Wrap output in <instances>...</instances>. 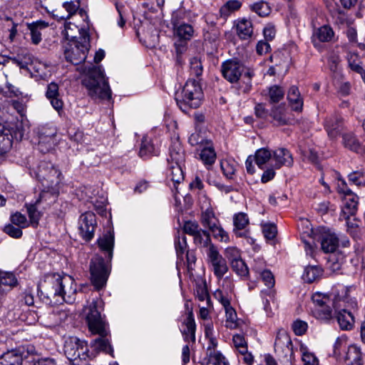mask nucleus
Masks as SVG:
<instances>
[{"instance_id": "obj_1", "label": "nucleus", "mask_w": 365, "mask_h": 365, "mask_svg": "<svg viewBox=\"0 0 365 365\" xmlns=\"http://www.w3.org/2000/svg\"><path fill=\"white\" fill-rule=\"evenodd\" d=\"M103 309V302L101 299L93 300L89 306V312L86 317L89 330L98 336L91 342V347L97 351L111 354L113 349L107 338V324L101 316V311Z\"/></svg>"}, {"instance_id": "obj_2", "label": "nucleus", "mask_w": 365, "mask_h": 365, "mask_svg": "<svg viewBox=\"0 0 365 365\" xmlns=\"http://www.w3.org/2000/svg\"><path fill=\"white\" fill-rule=\"evenodd\" d=\"M222 76L231 83H237L240 93H249L252 88L254 73L247 68L240 61L229 59L221 65Z\"/></svg>"}, {"instance_id": "obj_3", "label": "nucleus", "mask_w": 365, "mask_h": 365, "mask_svg": "<svg viewBox=\"0 0 365 365\" xmlns=\"http://www.w3.org/2000/svg\"><path fill=\"white\" fill-rule=\"evenodd\" d=\"M82 83L91 98L102 100L111 98V91L101 66H93L88 68Z\"/></svg>"}, {"instance_id": "obj_4", "label": "nucleus", "mask_w": 365, "mask_h": 365, "mask_svg": "<svg viewBox=\"0 0 365 365\" xmlns=\"http://www.w3.org/2000/svg\"><path fill=\"white\" fill-rule=\"evenodd\" d=\"M203 98L202 88L196 80L189 79L180 93H177L176 103L181 110L187 112L190 108L200 107Z\"/></svg>"}, {"instance_id": "obj_5", "label": "nucleus", "mask_w": 365, "mask_h": 365, "mask_svg": "<svg viewBox=\"0 0 365 365\" xmlns=\"http://www.w3.org/2000/svg\"><path fill=\"white\" fill-rule=\"evenodd\" d=\"M61 172L51 163L41 162L38 165L37 177L42 180L47 190H43L40 195L41 199L46 196L56 198L58 194L57 185L60 182Z\"/></svg>"}, {"instance_id": "obj_6", "label": "nucleus", "mask_w": 365, "mask_h": 365, "mask_svg": "<svg viewBox=\"0 0 365 365\" xmlns=\"http://www.w3.org/2000/svg\"><path fill=\"white\" fill-rule=\"evenodd\" d=\"M89 48L88 35L78 36V39L69 40L64 45L65 58L74 65H79L86 59Z\"/></svg>"}, {"instance_id": "obj_7", "label": "nucleus", "mask_w": 365, "mask_h": 365, "mask_svg": "<svg viewBox=\"0 0 365 365\" xmlns=\"http://www.w3.org/2000/svg\"><path fill=\"white\" fill-rule=\"evenodd\" d=\"M318 241L324 253H334L339 247L346 248L350 246V241L346 236H339L326 228L319 230Z\"/></svg>"}, {"instance_id": "obj_8", "label": "nucleus", "mask_w": 365, "mask_h": 365, "mask_svg": "<svg viewBox=\"0 0 365 365\" xmlns=\"http://www.w3.org/2000/svg\"><path fill=\"white\" fill-rule=\"evenodd\" d=\"M90 273L92 284L96 289H100L106 285L110 272L108 263L101 256L96 255L91 259Z\"/></svg>"}, {"instance_id": "obj_9", "label": "nucleus", "mask_w": 365, "mask_h": 365, "mask_svg": "<svg viewBox=\"0 0 365 365\" xmlns=\"http://www.w3.org/2000/svg\"><path fill=\"white\" fill-rule=\"evenodd\" d=\"M88 351L86 343L76 337H71L65 342V355L73 365H80L79 361L86 360L88 357Z\"/></svg>"}, {"instance_id": "obj_10", "label": "nucleus", "mask_w": 365, "mask_h": 365, "mask_svg": "<svg viewBox=\"0 0 365 365\" xmlns=\"http://www.w3.org/2000/svg\"><path fill=\"white\" fill-rule=\"evenodd\" d=\"M205 253L210 269L218 279H222L228 271L226 259L222 256L215 245H211L209 250H205Z\"/></svg>"}, {"instance_id": "obj_11", "label": "nucleus", "mask_w": 365, "mask_h": 365, "mask_svg": "<svg viewBox=\"0 0 365 365\" xmlns=\"http://www.w3.org/2000/svg\"><path fill=\"white\" fill-rule=\"evenodd\" d=\"M53 294L61 297L67 303H72L75 300L76 284L73 279L68 276L60 277L56 279Z\"/></svg>"}, {"instance_id": "obj_12", "label": "nucleus", "mask_w": 365, "mask_h": 365, "mask_svg": "<svg viewBox=\"0 0 365 365\" xmlns=\"http://www.w3.org/2000/svg\"><path fill=\"white\" fill-rule=\"evenodd\" d=\"M183 233L192 236L194 244L200 247L209 250L211 245H215L212 243L210 233L203 230L195 222H185L183 226Z\"/></svg>"}, {"instance_id": "obj_13", "label": "nucleus", "mask_w": 365, "mask_h": 365, "mask_svg": "<svg viewBox=\"0 0 365 365\" xmlns=\"http://www.w3.org/2000/svg\"><path fill=\"white\" fill-rule=\"evenodd\" d=\"M96 225V215L91 212L82 214L78 221V230L81 236L86 241L93 237Z\"/></svg>"}, {"instance_id": "obj_14", "label": "nucleus", "mask_w": 365, "mask_h": 365, "mask_svg": "<svg viewBox=\"0 0 365 365\" xmlns=\"http://www.w3.org/2000/svg\"><path fill=\"white\" fill-rule=\"evenodd\" d=\"M324 128L329 137H346L348 135L342 118L337 115H331L325 119Z\"/></svg>"}, {"instance_id": "obj_15", "label": "nucleus", "mask_w": 365, "mask_h": 365, "mask_svg": "<svg viewBox=\"0 0 365 365\" xmlns=\"http://www.w3.org/2000/svg\"><path fill=\"white\" fill-rule=\"evenodd\" d=\"M359 197L352 192L343 197V206L340 215L341 220H348L349 217L354 216L358 210Z\"/></svg>"}, {"instance_id": "obj_16", "label": "nucleus", "mask_w": 365, "mask_h": 365, "mask_svg": "<svg viewBox=\"0 0 365 365\" xmlns=\"http://www.w3.org/2000/svg\"><path fill=\"white\" fill-rule=\"evenodd\" d=\"M274 350L278 354L282 353L284 356H291L292 354V344L289 336L284 332H279L274 342Z\"/></svg>"}, {"instance_id": "obj_17", "label": "nucleus", "mask_w": 365, "mask_h": 365, "mask_svg": "<svg viewBox=\"0 0 365 365\" xmlns=\"http://www.w3.org/2000/svg\"><path fill=\"white\" fill-rule=\"evenodd\" d=\"M98 245L100 250L107 255L108 261L110 262L113 257V251L114 247V234L108 231L98 240Z\"/></svg>"}, {"instance_id": "obj_18", "label": "nucleus", "mask_w": 365, "mask_h": 365, "mask_svg": "<svg viewBox=\"0 0 365 365\" xmlns=\"http://www.w3.org/2000/svg\"><path fill=\"white\" fill-rule=\"evenodd\" d=\"M195 17V14L192 13L190 11H187L184 9H179L173 12L170 21L173 26L187 23H193Z\"/></svg>"}, {"instance_id": "obj_19", "label": "nucleus", "mask_w": 365, "mask_h": 365, "mask_svg": "<svg viewBox=\"0 0 365 365\" xmlns=\"http://www.w3.org/2000/svg\"><path fill=\"white\" fill-rule=\"evenodd\" d=\"M46 96L55 110L58 111L62 109L63 103L60 98L58 84L53 82L49 83L47 86Z\"/></svg>"}, {"instance_id": "obj_20", "label": "nucleus", "mask_w": 365, "mask_h": 365, "mask_svg": "<svg viewBox=\"0 0 365 365\" xmlns=\"http://www.w3.org/2000/svg\"><path fill=\"white\" fill-rule=\"evenodd\" d=\"M199 151L200 159L209 169L215 163L217 157L211 140L204 143V146Z\"/></svg>"}, {"instance_id": "obj_21", "label": "nucleus", "mask_w": 365, "mask_h": 365, "mask_svg": "<svg viewBox=\"0 0 365 365\" xmlns=\"http://www.w3.org/2000/svg\"><path fill=\"white\" fill-rule=\"evenodd\" d=\"M175 164L182 163L185 160V150L180 138H173L170 148V158Z\"/></svg>"}, {"instance_id": "obj_22", "label": "nucleus", "mask_w": 365, "mask_h": 365, "mask_svg": "<svg viewBox=\"0 0 365 365\" xmlns=\"http://www.w3.org/2000/svg\"><path fill=\"white\" fill-rule=\"evenodd\" d=\"M273 158L275 160V168L282 166L290 167L293 165V158L289 151L285 148H278L273 153Z\"/></svg>"}, {"instance_id": "obj_23", "label": "nucleus", "mask_w": 365, "mask_h": 365, "mask_svg": "<svg viewBox=\"0 0 365 365\" xmlns=\"http://www.w3.org/2000/svg\"><path fill=\"white\" fill-rule=\"evenodd\" d=\"M336 318L339 327L343 330H351L354 325V317L350 311L342 309L336 312Z\"/></svg>"}, {"instance_id": "obj_24", "label": "nucleus", "mask_w": 365, "mask_h": 365, "mask_svg": "<svg viewBox=\"0 0 365 365\" xmlns=\"http://www.w3.org/2000/svg\"><path fill=\"white\" fill-rule=\"evenodd\" d=\"M193 23H187L181 25L173 26V34L180 41H190L195 34Z\"/></svg>"}, {"instance_id": "obj_25", "label": "nucleus", "mask_w": 365, "mask_h": 365, "mask_svg": "<svg viewBox=\"0 0 365 365\" xmlns=\"http://www.w3.org/2000/svg\"><path fill=\"white\" fill-rule=\"evenodd\" d=\"M344 361L346 365H363L361 349L356 345H351L347 348Z\"/></svg>"}, {"instance_id": "obj_26", "label": "nucleus", "mask_w": 365, "mask_h": 365, "mask_svg": "<svg viewBox=\"0 0 365 365\" xmlns=\"http://www.w3.org/2000/svg\"><path fill=\"white\" fill-rule=\"evenodd\" d=\"M23 356L16 350L8 351L0 356V365H21Z\"/></svg>"}, {"instance_id": "obj_27", "label": "nucleus", "mask_w": 365, "mask_h": 365, "mask_svg": "<svg viewBox=\"0 0 365 365\" xmlns=\"http://www.w3.org/2000/svg\"><path fill=\"white\" fill-rule=\"evenodd\" d=\"M237 33L241 39L247 40L251 38L253 34L252 21L245 18L238 20L237 24Z\"/></svg>"}, {"instance_id": "obj_28", "label": "nucleus", "mask_w": 365, "mask_h": 365, "mask_svg": "<svg viewBox=\"0 0 365 365\" xmlns=\"http://www.w3.org/2000/svg\"><path fill=\"white\" fill-rule=\"evenodd\" d=\"M287 99L292 110L295 111H301L302 110L303 101L297 86H292L290 87L287 93Z\"/></svg>"}, {"instance_id": "obj_29", "label": "nucleus", "mask_w": 365, "mask_h": 365, "mask_svg": "<svg viewBox=\"0 0 365 365\" xmlns=\"http://www.w3.org/2000/svg\"><path fill=\"white\" fill-rule=\"evenodd\" d=\"M223 283H227V289L225 292L222 289H217L214 292L215 298L220 302V304L223 306L224 308L230 305V297L229 296L228 291L230 292L232 291V282L228 278H225L223 280Z\"/></svg>"}, {"instance_id": "obj_30", "label": "nucleus", "mask_w": 365, "mask_h": 365, "mask_svg": "<svg viewBox=\"0 0 365 365\" xmlns=\"http://www.w3.org/2000/svg\"><path fill=\"white\" fill-rule=\"evenodd\" d=\"M157 152L158 147L153 138L142 139L139 150V155L141 158H147L152 154H156Z\"/></svg>"}, {"instance_id": "obj_31", "label": "nucleus", "mask_w": 365, "mask_h": 365, "mask_svg": "<svg viewBox=\"0 0 365 365\" xmlns=\"http://www.w3.org/2000/svg\"><path fill=\"white\" fill-rule=\"evenodd\" d=\"M48 26V23L42 21L34 22L28 25L29 29L31 32V41L33 43L38 44L40 43L41 41V30L46 28Z\"/></svg>"}, {"instance_id": "obj_32", "label": "nucleus", "mask_w": 365, "mask_h": 365, "mask_svg": "<svg viewBox=\"0 0 365 365\" xmlns=\"http://www.w3.org/2000/svg\"><path fill=\"white\" fill-rule=\"evenodd\" d=\"M185 329L182 331L184 339L187 341H195V322L192 317V313L189 314L187 318L184 322Z\"/></svg>"}, {"instance_id": "obj_33", "label": "nucleus", "mask_w": 365, "mask_h": 365, "mask_svg": "<svg viewBox=\"0 0 365 365\" xmlns=\"http://www.w3.org/2000/svg\"><path fill=\"white\" fill-rule=\"evenodd\" d=\"M234 221V232L237 237L244 236L243 232L241 231L244 230L249 224V218L244 212L236 214L233 219Z\"/></svg>"}, {"instance_id": "obj_34", "label": "nucleus", "mask_w": 365, "mask_h": 365, "mask_svg": "<svg viewBox=\"0 0 365 365\" xmlns=\"http://www.w3.org/2000/svg\"><path fill=\"white\" fill-rule=\"evenodd\" d=\"M334 36L333 30L331 27L324 26L319 28L312 36V41L315 43L317 41L319 42H327L330 41Z\"/></svg>"}, {"instance_id": "obj_35", "label": "nucleus", "mask_w": 365, "mask_h": 365, "mask_svg": "<svg viewBox=\"0 0 365 365\" xmlns=\"http://www.w3.org/2000/svg\"><path fill=\"white\" fill-rule=\"evenodd\" d=\"M312 313L317 319L323 322H328L332 318V311L330 307V304L314 307L312 309Z\"/></svg>"}, {"instance_id": "obj_36", "label": "nucleus", "mask_w": 365, "mask_h": 365, "mask_svg": "<svg viewBox=\"0 0 365 365\" xmlns=\"http://www.w3.org/2000/svg\"><path fill=\"white\" fill-rule=\"evenodd\" d=\"M48 197L49 196H46V198L43 199L39 197V199L36 201L35 204L26 205L30 223L34 227H36L38 226L39 220L41 216V212L36 209V205L41 200H46Z\"/></svg>"}, {"instance_id": "obj_37", "label": "nucleus", "mask_w": 365, "mask_h": 365, "mask_svg": "<svg viewBox=\"0 0 365 365\" xmlns=\"http://www.w3.org/2000/svg\"><path fill=\"white\" fill-rule=\"evenodd\" d=\"M271 116L274 123L278 125H284L289 123V118L287 117L284 106H279L273 108Z\"/></svg>"}, {"instance_id": "obj_38", "label": "nucleus", "mask_w": 365, "mask_h": 365, "mask_svg": "<svg viewBox=\"0 0 365 365\" xmlns=\"http://www.w3.org/2000/svg\"><path fill=\"white\" fill-rule=\"evenodd\" d=\"M17 284V279L11 272H1L0 275V291L10 289Z\"/></svg>"}, {"instance_id": "obj_39", "label": "nucleus", "mask_w": 365, "mask_h": 365, "mask_svg": "<svg viewBox=\"0 0 365 365\" xmlns=\"http://www.w3.org/2000/svg\"><path fill=\"white\" fill-rule=\"evenodd\" d=\"M262 281L264 284L269 288L268 290L262 291V294H267L270 298L274 297V291L270 289L274 287L275 281L272 273L267 269H264L259 272Z\"/></svg>"}, {"instance_id": "obj_40", "label": "nucleus", "mask_w": 365, "mask_h": 365, "mask_svg": "<svg viewBox=\"0 0 365 365\" xmlns=\"http://www.w3.org/2000/svg\"><path fill=\"white\" fill-rule=\"evenodd\" d=\"M63 33L68 41L69 40L78 39V37L76 36L77 33L79 34V36L83 35H88L86 31L80 29L76 25L71 22L66 23L65 24V29Z\"/></svg>"}, {"instance_id": "obj_41", "label": "nucleus", "mask_w": 365, "mask_h": 365, "mask_svg": "<svg viewBox=\"0 0 365 365\" xmlns=\"http://www.w3.org/2000/svg\"><path fill=\"white\" fill-rule=\"evenodd\" d=\"M322 274L321 268L317 266H309L304 269L302 279L307 283H312L317 280Z\"/></svg>"}, {"instance_id": "obj_42", "label": "nucleus", "mask_w": 365, "mask_h": 365, "mask_svg": "<svg viewBox=\"0 0 365 365\" xmlns=\"http://www.w3.org/2000/svg\"><path fill=\"white\" fill-rule=\"evenodd\" d=\"M252 11L256 13L261 17L268 16L271 12V7L269 4L264 1H259L250 5Z\"/></svg>"}, {"instance_id": "obj_43", "label": "nucleus", "mask_w": 365, "mask_h": 365, "mask_svg": "<svg viewBox=\"0 0 365 365\" xmlns=\"http://www.w3.org/2000/svg\"><path fill=\"white\" fill-rule=\"evenodd\" d=\"M201 223L204 227H207L209 229L213 227V225L219 223L217 219L215 217L214 211L212 208H207L205 211H202L201 214Z\"/></svg>"}, {"instance_id": "obj_44", "label": "nucleus", "mask_w": 365, "mask_h": 365, "mask_svg": "<svg viewBox=\"0 0 365 365\" xmlns=\"http://www.w3.org/2000/svg\"><path fill=\"white\" fill-rule=\"evenodd\" d=\"M195 296L201 302H205L207 307L211 306L210 297L205 283L197 284L195 287Z\"/></svg>"}, {"instance_id": "obj_45", "label": "nucleus", "mask_w": 365, "mask_h": 365, "mask_svg": "<svg viewBox=\"0 0 365 365\" xmlns=\"http://www.w3.org/2000/svg\"><path fill=\"white\" fill-rule=\"evenodd\" d=\"M175 247L178 258L180 260H183L184 255L188 252L186 237L184 235H182V237L178 236V238H175Z\"/></svg>"}, {"instance_id": "obj_46", "label": "nucleus", "mask_w": 365, "mask_h": 365, "mask_svg": "<svg viewBox=\"0 0 365 365\" xmlns=\"http://www.w3.org/2000/svg\"><path fill=\"white\" fill-rule=\"evenodd\" d=\"M343 145L345 148L357 153H365V145L361 143L357 138H343Z\"/></svg>"}, {"instance_id": "obj_47", "label": "nucleus", "mask_w": 365, "mask_h": 365, "mask_svg": "<svg viewBox=\"0 0 365 365\" xmlns=\"http://www.w3.org/2000/svg\"><path fill=\"white\" fill-rule=\"evenodd\" d=\"M168 160L169 169L170 170L171 180L176 183H180L183 180V173L181 168L182 163L175 164L173 161Z\"/></svg>"}, {"instance_id": "obj_48", "label": "nucleus", "mask_w": 365, "mask_h": 365, "mask_svg": "<svg viewBox=\"0 0 365 365\" xmlns=\"http://www.w3.org/2000/svg\"><path fill=\"white\" fill-rule=\"evenodd\" d=\"M272 153L267 148H263L258 149L254 157L256 164L260 168L271 158Z\"/></svg>"}, {"instance_id": "obj_49", "label": "nucleus", "mask_w": 365, "mask_h": 365, "mask_svg": "<svg viewBox=\"0 0 365 365\" xmlns=\"http://www.w3.org/2000/svg\"><path fill=\"white\" fill-rule=\"evenodd\" d=\"M347 61L350 68L360 74L363 73L364 68L361 66L359 56L356 53L349 52L347 55Z\"/></svg>"}, {"instance_id": "obj_50", "label": "nucleus", "mask_w": 365, "mask_h": 365, "mask_svg": "<svg viewBox=\"0 0 365 365\" xmlns=\"http://www.w3.org/2000/svg\"><path fill=\"white\" fill-rule=\"evenodd\" d=\"M241 6V2L237 0L228 1L223 6L221 7L220 10L221 16L225 17L227 16L232 12L238 10Z\"/></svg>"}, {"instance_id": "obj_51", "label": "nucleus", "mask_w": 365, "mask_h": 365, "mask_svg": "<svg viewBox=\"0 0 365 365\" xmlns=\"http://www.w3.org/2000/svg\"><path fill=\"white\" fill-rule=\"evenodd\" d=\"M209 230L212 233L213 237L219 241L222 242H228L230 241L227 232L224 230L219 223L213 225V227Z\"/></svg>"}, {"instance_id": "obj_52", "label": "nucleus", "mask_w": 365, "mask_h": 365, "mask_svg": "<svg viewBox=\"0 0 365 365\" xmlns=\"http://www.w3.org/2000/svg\"><path fill=\"white\" fill-rule=\"evenodd\" d=\"M226 314V327L230 329H235L237 324V314L231 305L225 308Z\"/></svg>"}, {"instance_id": "obj_53", "label": "nucleus", "mask_w": 365, "mask_h": 365, "mask_svg": "<svg viewBox=\"0 0 365 365\" xmlns=\"http://www.w3.org/2000/svg\"><path fill=\"white\" fill-rule=\"evenodd\" d=\"M268 96L271 103H278L284 98V91L279 86H273L269 88Z\"/></svg>"}, {"instance_id": "obj_54", "label": "nucleus", "mask_w": 365, "mask_h": 365, "mask_svg": "<svg viewBox=\"0 0 365 365\" xmlns=\"http://www.w3.org/2000/svg\"><path fill=\"white\" fill-rule=\"evenodd\" d=\"M208 357L209 362L213 365H229L225 357L220 351L215 350L210 351Z\"/></svg>"}, {"instance_id": "obj_55", "label": "nucleus", "mask_w": 365, "mask_h": 365, "mask_svg": "<svg viewBox=\"0 0 365 365\" xmlns=\"http://www.w3.org/2000/svg\"><path fill=\"white\" fill-rule=\"evenodd\" d=\"M10 61L21 68H27L28 65L32 62V58L29 53L18 54L16 57L10 58Z\"/></svg>"}, {"instance_id": "obj_56", "label": "nucleus", "mask_w": 365, "mask_h": 365, "mask_svg": "<svg viewBox=\"0 0 365 365\" xmlns=\"http://www.w3.org/2000/svg\"><path fill=\"white\" fill-rule=\"evenodd\" d=\"M349 181L359 187L365 186V174L362 171H354L348 175Z\"/></svg>"}, {"instance_id": "obj_57", "label": "nucleus", "mask_w": 365, "mask_h": 365, "mask_svg": "<svg viewBox=\"0 0 365 365\" xmlns=\"http://www.w3.org/2000/svg\"><path fill=\"white\" fill-rule=\"evenodd\" d=\"M346 342L338 338L335 341L334 345H333V356L336 360H341L342 359V353L346 349Z\"/></svg>"}, {"instance_id": "obj_58", "label": "nucleus", "mask_w": 365, "mask_h": 365, "mask_svg": "<svg viewBox=\"0 0 365 365\" xmlns=\"http://www.w3.org/2000/svg\"><path fill=\"white\" fill-rule=\"evenodd\" d=\"M232 341L239 353H245L246 349H247V342L243 335L240 334L233 335Z\"/></svg>"}, {"instance_id": "obj_59", "label": "nucleus", "mask_w": 365, "mask_h": 365, "mask_svg": "<svg viewBox=\"0 0 365 365\" xmlns=\"http://www.w3.org/2000/svg\"><path fill=\"white\" fill-rule=\"evenodd\" d=\"M221 169L224 175L228 178H232L236 170V164L235 162L230 160H222L220 163Z\"/></svg>"}, {"instance_id": "obj_60", "label": "nucleus", "mask_w": 365, "mask_h": 365, "mask_svg": "<svg viewBox=\"0 0 365 365\" xmlns=\"http://www.w3.org/2000/svg\"><path fill=\"white\" fill-rule=\"evenodd\" d=\"M230 264L233 271L235 272L238 275L244 277L248 274V268L242 258L236 261L235 260V262H232Z\"/></svg>"}, {"instance_id": "obj_61", "label": "nucleus", "mask_w": 365, "mask_h": 365, "mask_svg": "<svg viewBox=\"0 0 365 365\" xmlns=\"http://www.w3.org/2000/svg\"><path fill=\"white\" fill-rule=\"evenodd\" d=\"M10 220L13 225H17L21 229L29 226L26 216L18 212L11 215Z\"/></svg>"}, {"instance_id": "obj_62", "label": "nucleus", "mask_w": 365, "mask_h": 365, "mask_svg": "<svg viewBox=\"0 0 365 365\" xmlns=\"http://www.w3.org/2000/svg\"><path fill=\"white\" fill-rule=\"evenodd\" d=\"M262 232L264 237L271 240L275 238L277 230L274 224H264L262 225Z\"/></svg>"}, {"instance_id": "obj_63", "label": "nucleus", "mask_w": 365, "mask_h": 365, "mask_svg": "<svg viewBox=\"0 0 365 365\" xmlns=\"http://www.w3.org/2000/svg\"><path fill=\"white\" fill-rule=\"evenodd\" d=\"M225 255L228 260L232 263L235 260H237L241 257V253L239 249L235 247H229L225 249Z\"/></svg>"}, {"instance_id": "obj_64", "label": "nucleus", "mask_w": 365, "mask_h": 365, "mask_svg": "<svg viewBox=\"0 0 365 365\" xmlns=\"http://www.w3.org/2000/svg\"><path fill=\"white\" fill-rule=\"evenodd\" d=\"M190 70L193 75L198 77L202 73V66L200 60L197 57H193L190 59Z\"/></svg>"}]
</instances>
